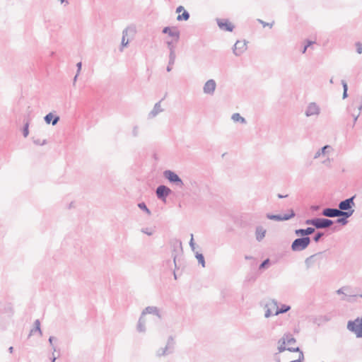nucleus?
<instances>
[{
	"label": "nucleus",
	"mask_w": 362,
	"mask_h": 362,
	"mask_svg": "<svg viewBox=\"0 0 362 362\" xmlns=\"http://www.w3.org/2000/svg\"><path fill=\"white\" fill-rule=\"evenodd\" d=\"M168 354H170L168 347L161 348L157 352L158 356H165Z\"/></svg>",
	"instance_id": "40"
},
{
	"label": "nucleus",
	"mask_w": 362,
	"mask_h": 362,
	"mask_svg": "<svg viewBox=\"0 0 362 362\" xmlns=\"http://www.w3.org/2000/svg\"><path fill=\"white\" fill-rule=\"evenodd\" d=\"M79 74L76 73V74L75 75L74 78V85H75V83L77 80V78H78V76Z\"/></svg>",
	"instance_id": "63"
},
{
	"label": "nucleus",
	"mask_w": 362,
	"mask_h": 362,
	"mask_svg": "<svg viewBox=\"0 0 362 362\" xmlns=\"http://www.w3.org/2000/svg\"><path fill=\"white\" fill-rule=\"evenodd\" d=\"M334 221L326 218H317L316 229H323L331 226Z\"/></svg>",
	"instance_id": "11"
},
{
	"label": "nucleus",
	"mask_w": 362,
	"mask_h": 362,
	"mask_svg": "<svg viewBox=\"0 0 362 362\" xmlns=\"http://www.w3.org/2000/svg\"><path fill=\"white\" fill-rule=\"evenodd\" d=\"M315 229H316V228H314V227H308V228H305V232L306 233V236H309L310 235L315 233Z\"/></svg>",
	"instance_id": "43"
},
{
	"label": "nucleus",
	"mask_w": 362,
	"mask_h": 362,
	"mask_svg": "<svg viewBox=\"0 0 362 362\" xmlns=\"http://www.w3.org/2000/svg\"><path fill=\"white\" fill-rule=\"evenodd\" d=\"M314 43H315V42L309 40H306V44H305V49H308L310 46H311Z\"/></svg>",
	"instance_id": "54"
},
{
	"label": "nucleus",
	"mask_w": 362,
	"mask_h": 362,
	"mask_svg": "<svg viewBox=\"0 0 362 362\" xmlns=\"http://www.w3.org/2000/svg\"><path fill=\"white\" fill-rule=\"evenodd\" d=\"M255 279H256V277H255V276H253V275H252V276H250V277H249V276L247 277V280H248V281H255Z\"/></svg>",
	"instance_id": "58"
},
{
	"label": "nucleus",
	"mask_w": 362,
	"mask_h": 362,
	"mask_svg": "<svg viewBox=\"0 0 362 362\" xmlns=\"http://www.w3.org/2000/svg\"><path fill=\"white\" fill-rule=\"evenodd\" d=\"M305 223L306 225H310L313 226L314 228H315L316 223H317V218H313L306 219L305 221Z\"/></svg>",
	"instance_id": "39"
},
{
	"label": "nucleus",
	"mask_w": 362,
	"mask_h": 362,
	"mask_svg": "<svg viewBox=\"0 0 362 362\" xmlns=\"http://www.w3.org/2000/svg\"><path fill=\"white\" fill-rule=\"evenodd\" d=\"M141 232L148 235H152L153 234L154 230L151 228H141Z\"/></svg>",
	"instance_id": "41"
},
{
	"label": "nucleus",
	"mask_w": 362,
	"mask_h": 362,
	"mask_svg": "<svg viewBox=\"0 0 362 362\" xmlns=\"http://www.w3.org/2000/svg\"><path fill=\"white\" fill-rule=\"evenodd\" d=\"M132 135L134 137L138 136L139 135V127L137 126L134 127L132 129Z\"/></svg>",
	"instance_id": "48"
},
{
	"label": "nucleus",
	"mask_w": 362,
	"mask_h": 362,
	"mask_svg": "<svg viewBox=\"0 0 362 362\" xmlns=\"http://www.w3.org/2000/svg\"><path fill=\"white\" fill-rule=\"evenodd\" d=\"M247 49L246 42L238 40L233 47V54L235 56H240Z\"/></svg>",
	"instance_id": "8"
},
{
	"label": "nucleus",
	"mask_w": 362,
	"mask_h": 362,
	"mask_svg": "<svg viewBox=\"0 0 362 362\" xmlns=\"http://www.w3.org/2000/svg\"><path fill=\"white\" fill-rule=\"evenodd\" d=\"M288 211V214H285L284 215L267 214L266 217L269 220L276 221H288L296 216V213L293 209H291Z\"/></svg>",
	"instance_id": "5"
},
{
	"label": "nucleus",
	"mask_w": 362,
	"mask_h": 362,
	"mask_svg": "<svg viewBox=\"0 0 362 362\" xmlns=\"http://www.w3.org/2000/svg\"><path fill=\"white\" fill-rule=\"evenodd\" d=\"M76 66H77V73L79 74L81 70V67H82V62H78L77 64H76Z\"/></svg>",
	"instance_id": "55"
},
{
	"label": "nucleus",
	"mask_w": 362,
	"mask_h": 362,
	"mask_svg": "<svg viewBox=\"0 0 362 362\" xmlns=\"http://www.w3.org/2000/svg\"><path fill=\"white\" fill-rule=\"evenodd\" d=\"M190 17L189 12L186 10H184L182 14H178L177 17V20L179 21H187Z\"/></svg>",
	"instance_id": "30"
},
{
	"label": "nucleus",
	"mask_w": 362,
	"mask_h": 362,
	"mask_svg": "<svg viewBox=\"0 0 362 362\" xmlns=\"http://www.w3.org/2000/svg\"><path fill=\"white\" fill-rule=\"evenodd\" d=\"M347 91L348 90H343V95H342V98L343 99H345V98H346L348 97Z\"/></svg>",
	"instance_id": "57"
},
{
	"label": "nucleus",
	"mask_w": 362,
	"mask_h": 362,
	"mask_svg": "<svg viewBox=\"0 0 362 362\" xmlns=\"http://www.w3.org/2000/svg\"><path fill=\"white\" fill-rule=\"evenodd\" d=\"M271 303L274 305V307H276V310L274 313V315L286 313L291 310V306L286 304H282L280 308H278L277 301L275 300H272Z\"/></svg>",
	"instance_id": "16"
},
{
	"label": "nucleus",
	"mask_w": 362,
	"mask_h": 362,
	"mask_svg": "<svg viewBox=\"0 0 362 362\" xmlns=\"http://www.w3.org/2000/svg\"><path fill=\"white\" fill-rule=\"evenodd\" d=\"M277 197H278V198H279V199H283V198L287 197H288V195H287V194H286V195H282V194H277Z\"/></svg>",
	"instance_id": "60"
},
{
	"label": "nucleus",
	"mask_w": 362,
	"mask_h": 362,
	"mask_svg": "<svg viewBox=\"0 0 362 362\" xmlns=\"http://www.w3.org/2000/svg\"><path fill=\"white\" fill-rule=\"evenodd\" d=\"M162 33L164 34H168L169 36L175 37V41L177 42L180 38V31L177 28H170L169 26H166L163 28Z\"/></svg>",
	"instance_id": "14"
},
{
	"label": "nucleus",
	"mask_w": 362,
	"mask_h": 362,
	"mask_svg": "<svg viewBox=\"0 0 362 362\" xmlns=\"http://www.w3.org/2000/svg\"><path fill=\"white\" fill-rule=\"evenodd\" d=\"M284 339L286 344H292L296 343V340L291 333L285 334L282 337Z\"/></svg>",
	"instance_id": "25"
},
{
	"label": "nucleus",
	"mask_w": 362,
	"mask_h": 362,
	"mask_svg": "<svg viewBox=\"0 0 362 362\" xmlns=\"http://www.w3.org/2000/svg\"><path fill=\"white\" fill-rule=\"evenodd\" d=\"M266 230L261 226H258L255 228V238L258 242L262 241L266 235Z\"/></svg>",
	"instance_id": "19"
},
{
	"label": "nucleus",
	"mask_w": 362,
	"mask_h": 362,
	"mask_svg": "<svg viewBox=\"0 0 362 362\" xmlns=\"http://www.w3.org/2000/svg\"><path fill=\"white\" fill-rule=\"evenodd\" d=\"M174 344H175V342H174V339L172 336H170L168 337V341H167V344L165 347H168V350L169 351V353H172L173 352V350L174 349Z\"/></svg>",
	"instance_id": "29"
},
{
	"label": "nucleus",
	"mask_w": 362,
	"mask_h": 362,
	"mask_svg": "<svg viewBox=\"0 0 362 362\" xmlns=\"http://www.w3.org/2000/svg\"><path fill=\"white\" fill-rule=\"evenodd\" d=\"M347 329L354 333L358 338H362V318L357 317L354 320H349Z\"/></svg>",
	"instance_id": "3"
},
{
	"label": "nucleus",
	"mask_w": 362,
	"mask_h": 362,
	"mask_svg": "<svg viewBox=\"0 0 362 362\" xmlns=\"http://www.w3.org/2000/svg\"><path fill=\"white\" fill-rule=\"evenodd\" d=\"M310 243V238H297L292 242L291 249L293 252H300L305 250Z\"/></svg>",
	"instance_id": "2"
},
{
	"label": "nucleus",
	"mask_w": 362,
	"mask_h": 362,
	"mask_svg": "<svg viewBox=\"0 0 362 362\" xmlns=\"http://www.w3.org/2000/svg\"><path fill=\"white\" fill-rule=\"evenodd\" d=\"M322 215L328 218H336L339 216V210L337 208L327 207L322 209Z\"/></svg>",
	"instance_id": "12"
},
{
	"label": "nucleus",
	"mask_w": 362,
	"mask_h": 362,
	"mask_svg": "<svg viewBox=\"0 0 362 362\" xmlns=\"http://www.w3.org/2000/svg\"><path fill=\"white\" fill-rule=\"evenodd\" d=\"M351 216L346 213H341L338 218L334 221V223L341 224V226H346L348 223V218Z\"/></svg>",
	"instance_id": "21"
},
{
	"label": "nucleus",
	"mask_w": 362,
	"mask_h": 362,
	"mask_svg": "<svg viewBox=\"0 0 362 362\" xmlns=\"http://www.w3.org/2000/svg\"><path fill=\"white\" fill-rule=\"evenodd\" d=\"M356 195H354L349 198L344 199L339 203L338 210L341 213H346L350 216H352L354 213V207L355 206L354 199Z\"/></svg>",
	"instance_id": "1"
},
{
	"label": "nucleus",
	"mask_w": 362,
	"mask_h": 362,
	"mask_svg": "<svg viewBox=\"0 0 362 362\" xmlns=\"http://www.w3.org/2000/svg\"><path fill=\"white\" fill-rule=\"evenodd\" d=\"M216 23L222 30L232 32L234 29V25L228 19L216 18Z\"/></svg>",
	"instance_id": "7"
},
{
	"label": "nucleus",
	"mask_w": 362,
	"mask_h": 362,
	"mask_svg": "<svg viewBox=\"0 0 362 362\" xmlns=\"http://www.w3.org/2000/svg\"><path fill=\"white\" fill-rule=\"evenodd\" d=\"M270 265V259L269 258H267L266 259L263 260L261 264L259 266V269H267Z\"/></svg>",
	"instance_id": "37"
},
{
	"label": "nucleus",
	"mask_w": 362,
	"mask_h": 362,
	"mask_svg": "<svg viewBox=\"0 0 362 362\" xmlns=\"http://www.w3.org/2000/svg\"><path fill=\"white\" fill-rule=\"evenodd\" d=\"M33 143L36 145L43 146L47 144V140L44 139L41 141L40 139H33Z\"/></svg>",
	"instance_id": "42"
},
{
	"label": "nucleus",
	"mask_w": 362,
	"mask_h": 362,
	"mask_svg": "<svg viewBox=\"0 0 362 362\" xmlns=\"http://www.w3.org/2000/svg\"><path fill=\"white\" fill-rule=\"evenodd\" d=\"M129 30H131V31H134L133 29H130L129 28H125L123 32H122V42H121V48H120V50L122 51V47H127V45L129 44V41L128 40H125V37L127 35V32Z\"/></svg>",
	"instance_id": "24"
},
{
	"label": "nucleus",
	"mask_w": 362,
	"mask_h": 362,
	"mask_svg": "<svg viewBox=\"0 0 362 362\" xmlns=\"http://www.w3.org/2000/svg\"><path fill=\"white\" fill-rule=\"evenodd\" d=\"M172 193V190L164 185L158 186L156 189V195L157 198L164 203L166 202L167 197Z\"/></svg>",
	"instance_id": "6"
},
{
	"label": "nucleus",
	"mask_w": 362,
	"mask_h": 362,
	"mask_svg": "<svg viewBox=\"0 0 362 362\" xmlns=\"http://www.w3.org/2000/svg\"><path fill=\"white\" fill-rule=\"evenodd\" d=\"M272 315V311L271 309L267 308V309L265 310L264 317L266 318L269 317Z\"/></svg>",
	"instance_id": "49"
},
{
	"label": "nucleus",
	"mask_w": 362,
	"mask_h": 362,
	"mask_svg": "<svg viewBox=\"0 0 362 362\" xmlns=\"http://www.w3.org/2000/svg\"><path fill=\"white\" fill-rule=\"evenodd\" d=\"M175 57H176V56H175V48L170 47V54H169V62H168L170 65L174 64L175 61Z\"/></svg>",
	"instance_id": "32"
},
{
	"label": "nucleus",
	"mask_w": 362,
	"mask_h": 362,
	"mask_svg": "<svg viewBox=\"0 0 362 362\" xmlns=\"http://www.w3.org/2000/svg\"><path fill=\"white\" fill-rule=\"evenodd\" d=\"M195 257H196L199 264H200L202 267H205L206 262H205V259H204L203 254L199 253L198 252H197L195 254Z\"/></svg>",
	"instance_id": "31"
},
{
	"label": "nucleus",
	"mask_w": 362,
	"mask_h": 362,
	"mask_svg": "<svg viewBox=\"0 0 362 362\" xmlns=\"http://www.w3.org/2000/svg\"><path fill=\"white\" fill-rule=\"evenodd\" d=\"M189 246L192 249V250L194 251L195 249V243L194 241L193 234H191V239L189 240Z\"/></svg>",
	"instance_id": "46"
},
{
	"label": "nucleus",
	"mask_w": 362,
	"mask_h": 362,
	"mask_svg": "<svg viewBox=\"0 0 362 362\" xmlns=\"http://www.w3.org/2000/svg\"><path fill=\"white\" fill-rule=\"evenodd\" d=\"M184 10H185V9L184 8V7L182 6H179L177 7L175 12L177 13L180 14V13L182 12V11L183 12Z\"/></svg>",
	"instance_id": "53"
},
{
	"label": "nucleus",
	"mask_w": 362,
	"mask_h": 362,
	"mask_svg": "<svg viewBox=\"0 0 362 362\" xmlns=\"http://www.w3.org/2000/svg\"><path fill=\"white\" fill-rule=\"evenodd\" d=\"M330 146L329 145H325L323 147H322L321 148H320L315 154L314 156V158H319L320 156L322 155H325L326 153V150L327 148H330Z\"/></svg>",
	"instance_id": "28"
},
{
	"label": "nucleus",
	"mask_w": 362,
	"mask_h": 362,
	"mask_svg": "<svg viewBox=\"0 0 362 362\" xmlns=\"http://www.w3.org/2000/svg\"><path fill=\"white\" fill-rule=\"evenodd\" d=\"M36 332H37L39 333L40 336L42 335V332L40 328V321L38 319L34 322V327L30 330L29 337H30L33 333H35Z\"/></svg>",
	"instance_id": "22"
},
{
	"label": "nucleus",
	"mask_w": 362,
	"mask_h": 362,
	"mask_svg": "<svg viewBox=\"0 0 362 362\" xmlns=\"http://www.w3.org/2000/svg\"><path fill=\"white\" fill-rule=\"evenodd\" d=\"M56 359H57V357H56V356H53L50 358L51 362H55Z\"/></svg>",
	"instance_id": "64"
},
{
	"label": "nucleus",
	"mask_w": 362,
	"mask_h": 362,
	"mask_svg": "<svg viewBox=\"0 0 362 362\" xmlns=\"http://www.w3.org/2000/svg\"><path fill=\"white\" fill-rule=\"evenodd\" d=\"M231 119L234 121V122H239L242 124H245L246 123V119L242 117L239 113H234L233 114L232 117H231Z\"/></svg>",
	"instance_id": "27"
},
{
	"label": "nucleus",
	"mask_w": 362,
	"mask_h": 362,
	"mask_svg": "<svg viewBox=\"0 0 362 362\" xmlns=\"http://www.w3.org/2000/svg\"><path fill=\"white\" fill-rule=\"evenodd\" d=\"M360 114H361V112L358 111V113L357 115H354V114L352 115V116L354 117V124H353V126H352L353 127H354V125H355V124H356V121H357Z\"/></svg>",
	"instance_id": "50"
},
{
	"label": "nucleus",
	"mask_w": 362,
	"mask_h": 362,
	"mask_svg": "<svg viewBox=\"0 0 362 362\" xmlns=\"http://www.w3.org/2000/svg\"><path fill=\"white\" fill-rule=\"evenodd\" d=\"M356 52H357V53L361 54L362 53V45H361V43L358 42L356 43Z\"/></svg>",
	"instance_id": "47"
},
{
	"label": "nucleus",
	"mask_w": 362,
	"mask_h": 362,
	"mask_svg": "<svg viewBox=\"0 0 362 362\" xmlns=\"http://www.w3.org/2000/svg\"><path fill=\"white\" fill-rule=\"evenodd\" d=\"M257 21L262 25L263 27H266V26H269L270 28H272L274 22H272L271 23H266L264 22V21L261 20V19H257Z\"/></svg>",
	"instance_id": "44"
},
{
	"label": "nucleus",
	"mask_w": 362,
	"mask_h": 362,
	"mask_svg": "<svg viewBox=\"0 0 362 362\" xmlns=\"http://www.w3.org/2000/svg\"><path fill=\"white\" fill-rule=\"evenodd\" d=\"M358 111H361L362 110V100H361L359 105L358 106Z\"/></svg>",
	"instance_id": "62"
},
{
	"label": "nucleus",
	"mask_w": 362,
	"mask_h": 362,
	"mask_svg": "<svg viewBox=\"0 0 362 362\" xmlns=\"http://www.w3.org/2000/svg\"><path fill=\"white\" fill-rule=\"evenodd\" d=\"M146 314H153L158 317V318H161V315L160 314L159 310L157 307L155 306H148L146 307L142 312V315Z\"/></svg>",
	"instance_id": "20"
},
{
	"label": "nucleus",
	"mask_w": 362,
	"mask_h": 362,
	"mask_svg": "<svg viewBox=\"0 0 362 362\" xmlns=\"http://www.w3.org/2000/svg\"><path fill=\"white\" fill-rule=\"evenodd\" d=\"M341 85L343 87V90H348V85H347V83L344 80L341 81Z\"/></svg>",
	"instance_id": "52"
},
{
	"label": "nucleus",
	"mask_w": 362,
	"mask_h": 362,
	"mask_svg": "<svg viewBox=\"0 0 362 362\" xmlns=\"http://www.w3.org/2000/svg\"><path fill=\"white\" fill-rule=\"evenodd\" d=\"M163 109L161 107L160 101L156 103L153 110L148 113V117L152 119L156 117L159 113L162 112Z\"/></svg>",
	"instance_id": "18"
},
{
	"label": "nucleus",
	"mask_w": 362,
	"mask_h": 362,
	"mask_svg": "<svg viewBox=\"0 0 362 362\" xmlns=\"http://www.w3.org/2000/svg\"><path fill=\"white\" fill-rule=\"evenodd\" d=\"M325 235V233L324 232L317 231L313 237V240L314 242L318 243Z\"/></svg>",
	"instance_id": "38"
},
{
	"label": "nucleus",
	"mask_w": 362,
	"mask_h": 362,
	"mask_svg": "<svg viewBox=\"0 0 362 362\" xmlns=\"http://www.w3.org/2000/svg\"><path fill=\"white\" fill-rule=\"evenodd\" d=\"M59 119V116L54 115L52 112L47 114L44 117V120L47 124H52L53 126L56 125Z\"/></svg>",
	"instance_id": "17"
},
{
	"label": "nucleus",
	"mask_w": 362,
	"mask_h": 362,
	"mask_svg": "<svg viewBox=\"0 0 362 362\" xmlns=\"http://www.w3.org/2000/svg\"><path fill=\"white\" fill-rule=\"evenodd\" d=\"M172 66L173 65H170V64L168 63V66L166 68V70H167L168 72H170L172 70Z\"/></svg>",
	"instance_id": "59"
},
{
	"label": "nucleus",
	"mask_w": 362,
	"mask_h": 362,
	"mask_svg": "<svg viewBox=\"0 0 362 362\" xmlns=\"http://www.w3.org/2000/svg\"><path fill=\"white\" fill-rule=\"evenodd\" d=\"M216 83L214 79L208 80L203 88L204 93L206 94H214L216 89Z\"/></svg>",
	"instance_id": "13"
},
{
	"label": "nucleus",
	"mask_w": 362,
	"mask_h": 362,
	"mask_svg": "<svg viewBox=\"0 0 362 362\" xmlns=\"http://www.w3.org/2000/svg\"><path fill=\"white\" fill-rule=\"evenodd\" d=\"M138 207L142 210L143 211L146 212L148 215H151V211L149 210V209L147 207L146 204H145V202H139L138 204Z\"/></svg>",
	"instance_id": "36"
},
{
	"label": "nucleus",
	"mask_w": 362,
	"mask_h": 362,
	"mask_svg": "<svg viewBox=\"0 0 362 362\" xmlns=\"http://www.w3.org/2000/svg\"><path fill=\"white\" fill-rule=\"evenodd\" d=\"M4 310L6 312L11 313V314L13 313L12 308H11V306L10 305H8L6 307H5Z\"/></svg>",
	"instance_id": "56"
},
{
	"label": "nucleus",
	"mask_w": 362,
	"mask_h": 362,
	"mask_svg": "<svg viewBox=\"0 0 362 362\" xmlns=\"http://www.w3.org/2000/svg\"><path fill=\"white\" fill-rule=\"evenodd\" d=\"M288 351L290 352H298L299 356H298V358L296 360L298 362H303L304 361L303 352L300 350V349L299 347H288Z\"/></svg>",
	"instance_id": "23"
},
{
	"label": "nucleus",
	"mask_w": 362,
	"mask_h": 362,
	"mask_svg": "<svg viewBox=\"0 0 362 362\" xmlns=\"http://www.w3.org/2000/svg\"><path fill=\"white\" fill-rule=\"evenodd\" d=\"M305 228H299L296 229L294 233L296 235L298 236V238H310L309 236H306Z\"/></svg>",
	"instance_id": "35"
},
{
	"label": "nucleus",
	"mask_w": 362,
	"mask_h": 362,
	"mask_svg": "<svg viewBox=\"0 0 362 362\" xmlns=\"http://www.w3.org/2000/svg\"><path fill=\"white\" fill-rule=\"evenodd\" d=\"M136 329H137V331L139 332H144L146 330L145 320L143 319L142 315L139 319Z\"/></svg>",
	"instance_id": "26"
},
{
	"label": "nucleus",
	"mask_w": 362,
	"mask_h": 362,
	"mask_svg": "<svg viewBox=\"0 0 362 362\" xmlns=\"http://www.w3.org/2000/svg\"><path fill=\"white\" fill-rule=\"evenodd\" d=\"M322 258V252H317L314 255H310V257H307L305 260V264L306 266L307 269L310 268L314 263L317 261L320 260Z\"/></svg>",
	"instance_id": "10"
},
{
	"label": "nucleus",
	"mask_w": 362,
	"mask_h": 362,
	"mask_svg": "<svg viewBox=\"0 0 362 362\" xmlns=\"http://www.w3.org/2000/svg\"><path fill=\"white\" fill-rule=\"evenodd\" d=\"M279 344H281L280 346H278L279 352L281 353L285 351H288V347H286V342L284 339H282L281 338L279 340Z\"/></svg>",
	"instance_id": "34"
},
{
	"label": "nucleus",
	"mask_w": 362,
	"mask_h": 362,
	"mask_svg": "<svg viewBox=\"0 0 362 362\" xmlns=\"http://www.w3.org/2000/svg\"><path fill=\"white\" fill-rule=\"evenodd\" d=\"M167 43H168V47L170 50V47H174V46L172 44V42H168Z\"/></svg>",
	"instance_id": "61"
},
{
	"label": "nucleus",
	"mask_w": 362,
	"mask_h": 362,
	"mask_svg": "<svg viewBox=\"0 0 362 362\" xmlns=\"http://www.w3.org/2000/svg\"><path fill=\"white\" fill-rule=\"evenodd\" d=\"M54 339H56V338L54 337H52V336L49 337V338L48 339L49 343L50 346H52L53 351H56V347L53 344V341Z\"/></svg>",
	"instance_id": "45"
},
{
	"label": "nucleus",
	"mask_w": 362,
	"mask_h": 362,
	"mask_svg": "<svg viewBox=\"0 0 362 362\" xmlns=\"http://www.w3.org/2000/svg\"><path fill=\"white\" fill-rule=\"evenodd\" d=\"M163 176L170 183H172L179 187L182 188L184 186V182L182 181V180L179 177V175L177 173H175L173 170H165L163 172Z\"/></svg>",
	"instance_id": "4"
},
{
	"label": "nucleus",
	"mask_w": 362,
	"mask_h": 362,
	"mask_svg": "<svg viewBox=\"0 0 362 362\" xmlns=\"http://www.w3.org/2000/svg\"><path fill=\"white\" fill-rule=\"evenodd\" d=\"M29 124H30L29 119H27L25 122L23 129H22L23 135L24 137H27L29 134Z\"/></svg>",
	"instance_id": "33"
},
{
	"label": "nucleus",
	"mask_w": 362,
	"mask_h": 362,
	"mask_svg": "<svg viewBox=\"0 0 362 362\" xmlns=\"http://www.w3.org/2000/svg\"><path fill=\"white\" fill-rule=\"evenodd\" d=\"M320 112V107L315 103H310L308 105L305 114L306 117L318 115Z\"/></svg>",
	"instance_id": "9"
},
{
	"label": "nucleus",
	"mask_w": 362,
	"mask_h": 362,
	"mask_svg": "<svg viewBox=\"0 0 362 362\" xmlns=\"http://www.w3.org/2000/svg\"><path fill=\"white\" fill-rule=\"evenodd\" d=\"M320 319L323 322H328V321H329L331 320V317L329 316H328V315H324V316H321Z\"/></svg>",
	"instance_id": "51"
},
{
	"label": "nucleus",
	"mask_w": 362,
	"mask_h": 362,
	"mask_svg": "<svg viewBox=\"0 0 362 362\" xmlns=\"http://www.w3.org/2000/svg\"><path fill=\"white\" fill-rule=\"evenodd\" d=\"M351 288L349 287H342L337 291V293L338 294L343 293L345 296L349 297L348 299H346L349 302H354L355 300V298L357 296V294H352V292H351Z\"/></svg>",
	"instance_id": "15"
}]
</instances>
